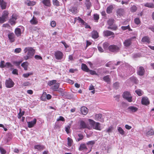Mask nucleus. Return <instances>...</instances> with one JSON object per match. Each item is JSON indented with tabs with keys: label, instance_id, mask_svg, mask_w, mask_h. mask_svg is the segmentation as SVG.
I'll use <instances>...</instances> for the list:
<instances>
[{
	"label": "nucleus",
	"instance_id": "37",
	"mask_svg": "<svg viewBox=\"0 0 154 154\" xmlns=\"http://www.w3.org/2000/svg\"><path fill=\"white\" fill-rule=\"evenodd\" d=\"M76 19L79 21L80 23H81V24H82V25L84 26V25H85V24L86 23L80 17H78L77 18H75V19Z\"/></svg>",
	"mask_w": 154,
	"mask_h": 154
},
{
	"label": "nucleus",
	"instance_id": "60",
	"mask_svg": "<svg viewBox=\"0 0 154 154\" xmlns=\"http://www.w3.org/2000/svg\"><path fill=\"white\" fill-rule=\"evenodd\" d=\"M108 29H112L114 30H116L117 29V27L116 26H114L113 27H108Z\"/></svg>",
	"mask_w": 154,
	"mask_h": 154
},
{
	"label": "nucleus",
	"instance_id": "6",
	"mask_svg": "<svg viewBox=\"0 0 154 154\" xmlns=\"http://www.w3.org/2000/svg\"><path fill=\"white\" fill-rule=\"evenodd\" d=\"M5 85L7 88H11L13 87L14 83L11 79H9L6 80Z\"/></svg>",
	"mask_w": 154,
	"mask_h": 154
},
{
	"label": "nucleus",
	"instance_id": "7",
	"mask_svg": "<svg viewBox=\"0 0 154 154\" xmlns=\"http://www.w3.org/2000/svg\"><path fill=\"white\" fill-rule=\"evenodd\" d=\"M55 58L57 60H61L63 56V54L60 51H57L54 53Z\"/></svg>",
	"mask_w": 154,
	"mask_h": 154
},
{
	"label": "nucleus",
	"instance_id": "50",
	"mask_svg": "<svg viewBox=\"0 0 154 154\" xmlns=\"http://www.w3.org/2000/svg\"><path fill=\"white\" fill-rule=\"evenodd\" d=\"M53 4L57 6H59L60 5L59 2L57 0H53Z\"/></svg>",
	"mask_w": 154,
	"mask_h": 154
},
{
	"label": "nucleus",
	"instance_id": "34",
	"mask_svg": "<svg viewBox=\"0 0 154 154\" xmlns=\"http://www.w3.org/2000/svg\"><path fill=\"white\" fill-rule=\"evenodd\" d=\"M60 85V84L59 83H55L54 86H52V88L55 91H57Z\"/></svg>",
	"mask_w": 154,
	"mask_h": 154
},
{
	"label": "nucleus",
	"instance_id": "20",
	"mask_svg": "<svg viewBox=\"0 0 154 154\" xmlns=\"http://www.w3.org/2000/svg\"><path fill=\"white\" fill-rule=\"evenodd\" d=\"M42 2L46 6L50 7L51 5L50 0H42Z\"/></svg>",
	"mask_w": 154,
	"mask_h": 154
},
{
	"label": "nucleus",
	"instance_id": "22",
	"mask_svg": "<svg viewBox=\"0 0 154 154\" xmlns=\"http://www.w3.org/2000/svg\"><path fill=\"white\" fill-rule=\"evenodd\" d=\"M7 3L3 0H0V6L2 9H5Z\"/></svg>",
	"mask_w": 154,
	"mask_h": 154
},
{
	"label": "nucleus",
	"instance_id": "23",
	"mask_svg": "<svg viewBox=\"0 0 154 154\" xmlns=\"http://www.w3.org/2000/svg\"><path fill=\"white\" fill-rule=\"evenodd\" d=\"M141 41L145 43H149L150 42V39L148 37L145 36L142 38Z\"/></svg>",
	"mask_w": 154,
	"mask_h": 154
},
{
	"label": "nucleus",
	"instance_id": "45",
	"mask_svg": "<svg viewBox=\"0 0 154 154\" xmlns=\"http://www.w3.org/2000/svg\"><path fill=\"white\" fill-rule=\"evenodd\" d=\"M71 11L75 14L77 12V8L76 7H72L71 9Z\"/></svg>",
	"mask_w": 154,
	"mask_h": 154
},
{
	"label": "nucleus",
	"instance_id": "52",
	"mask_svg": "<svg viewBox=\"0 0 154 154\" xmlns=\"http://www.w3.org/2000/svg\"><path fill=\"white\" fill-rule=\"evenodd\" d=\"M137 10V8L134 5L132 6L131 8V11L133 12H135Z\"/></svg>",
	"mask_w": 154,
	"mask_h": 154
},
{
	"label": "nucleus",
	"instance_id": "24",
	"mask_svg": "<svg viewBox=\"0 0 154 154\" xmlns=\"http://www.w3.org/2000/svg\"><path fill=\"white\" fill-rule=\"evenodd\" d=\"M124 13V10L122 9H119L117 11V16H122Z\"/></svg>",
	"mask_w": 154,
	"mask_h": 154
},
{
	"label": "nucleus",
	"instance_id": "44",
	"mask_svg": "<svg viewBox=\"0 0 154 154\" xmlns=\"http://www.w3.org/2000/svg\"><path fill=\"white\" fill-rule=\"evenodd\" d=\"M21 109H20V112L18 114V118L19 119H20L21 118V116L24 115V112L23 111L22 112H21Z\"/></svg>",
	"mask_w": 154,
	"mask_h": 154
},
{
	"label": "nucleus",
	"instance_id": "8",
	"mask_svg": "<svg viewBox=\"0 0 154 154\" xmlns=\"http://www.w3.org/2000/svg\"><path fill=\"white\" fill-rule=\"evenodd\" d=\"M136 37L134 36L125 40L123 43L124 46L125 47H128L131 44V40L134 38H135Z\"/></svg>",
	"mask_w": 154,
	"mask_h": 154
},
{
	"label": "nucleus",
	"instance_id": "40",
	"mask_svg": "<svg viewBox=\"0 0 154 154\" xmlns=\"http://www.w3.org/2000/svg\"><path fill=\"white\" fill-rule=\"evenodd\" d=\"M68 145L69 146H71L72 143L73 141L72 139L69 137L67 138Z\"/></svg>",
	"mask_w": 154,
	"mask_h": 154
},
{
	"label": "nucleus",
	"instance_id": "28",
	"mask_svg": "<svg viewBox=\"0 0 154 154\" xmlns=\"http://www.w3.org/2000/svg\"><path fill=\"white\" fill-rule=\"evenodd\" d=\"M82 69L83 70L86 72H88L89 71V69L88 68L87 65L84 63L82 64Z\"/></svg>",
	"mask_w": 154,
	"mask_h": 154
},
{
	"label": "nucleus",
	"instance_id": "42",
	"mask_svg": "<svg viewBox=\"0 0 154 154\" xmlns=\"http://www.w3.org/2000/svg\"><path fill=\"white\" fill-rule=\"evenodd\" d=\"M114 21V20L113 19L111 18L108 20L107 23L109 26H111L113 24Z\"/></svg>",
	"mask_w": 154,
	"mask_h": 154
},
{
	"label": "nucleus",
	"instance_id": "36",
	"mask_svg": "<svg viewBox=\"0 0 154 154\" xmlns=\"http://www.w3.org/2000/svg\"><path fill=\"white\" fill-rule=\"evenodd\" d=\"M144 6L150 8H154V4L151 3H147L144 5Z\"/></svg>",
	"mask_w": 154,
	"mask_h": 154
},
{
	"label": "nucleus",
	"instance_id": "21",
	"mask_svg": "<svg viewBox=\"0 0 154 154\" xmlns=\"http://www.w3.org/2000/svg\"><path fill=\"white\" fill-rule=\"evenodd\" d=\"M114 6L111 5L109 6L106 8V12L108 14H110L112 13V11L114 8Z\"/></svg>",
	"mask_w": 154,
	"mask_h": 154
},
{
	"label": "nucleus",
	"instance_id": "13",
	"mask_svg": "<svg viewBox=\"0 0 154 154\" xmlns=\"http://www.w3.org/2000/svg\"><path fill=\"white\" fill-rule=\"evenodd\" d=\"M80 111L82 114L86 115L88 112V109L85 106H83L81 107Z\"/></svg>",
	"mask_w": 154,
	"mask_h": 154
},
{
	"label": "nucleus",
	"instance_id": "49",
	"mask_svg": "<svg viewBox=\"0 0 154 154\" xmlns=\"http://www.w3.org/2000/svg\"><path fill=\"white\" fill-rule=\"evenodd\" d=\"M137 94L139 96H141L143 94V92L140 89H138L135 91Z\"/></svg>",
	"mask_w": 154,
	"mask_h": 154
},
{
	"label": "nucleus",
	"instance_id": "39",
	"mask_svg": "<svg viewBox=\"0 0 154 154\" xmlns=\"http://www.w3.org/2000/svg\"><path fill=\"white\" fill-rule=\"evenodd\" d=\"M28 63L27 62H25L22 63L21 66L24 68L25 70H27Z\"/></svg>",
	"mask_w": 154,
	"mask_h": 154
},
{
	"label": "nucleus",
	"instance_id": "35",
	"mask_svg": "<svg viewBox=\"0 0 154 154\" xmlns=\"http://www.w3.org/2000/svg\"><path fill=\"white\" fill-rule=\"evenodd\" d=\"M109 44L108 42H105L103 44V47L105 50H107L109 49Z\"/></svg>",
	"mask_w": 154,
	"mask_h": 154
},
{
	"label": "nucleus",
	"instance_id": "51",
	"mask_svg": "<svg viewBox=\"0 0 154 154\" xmlns=\"http://www.w3.org/2000/svg\"><path fill=\"white\" fill-rule=\"evenodd\" d=\"M15 21V20H14V19H13L11 18L9 20V22L11 24V25H14L16 23Z\"/></svg>",
	"mask_w": 154,
	"mask_h": 154
},
{
	"label": "nucleus",
	"instance_id": "58",
	"mask_svg": "<svg viewBox=\"0 0 154 154\" xmlns=\"http://www.w3.org/2000/svg\"><path fill=\"white\" fill-rule=\"evenodd\" d=\"M51 26L53 27H54L56 26V23L54 21H52L51 23Z\"/></svg>",
	"mask_w": 154,
	"mask_h": 154
},
{
	"label": "nucleus",
	"instance_id": "27",
	"mask_svg": "<svg viewBox=\"0 0 154 154\" xmlns=\"http://www.w3.org/2000/svg\"><path fill=\"white\" fill-rule=\"evenodd\" d=\"M14 32L16 35L17 37L20 36L21 34V30L19 28H16Z\"/></svg>",
	"mask_w": 154,
	"mask_h": 154
},
{
	"label": "nucleus",
	"instance_id": "38",
	"mask_svg": "<svg viewBox=\"0 0 154 154\" xmlns=\"http://www.w3.org/2000/svg\"><path fill=\"white\" fill-rule=\"evenodd\" d=\"M154 134V132L153 130L152 129H151L148 131V132L146 133V135L147 136H149L152 135H153Z\"/></svg>",
	"mask_w": 154,
	"mask_h": 154
},
{
	"label": "nucleus",
	"instance_id": "32",
	"mask_svg": "<svg viewBox=\"0 0 154 154\" xmlns=\"http://www.w3.org/2000/svg\"><path fill=\"white\" fill-rule=\"evenodd\" d=\"M117 130L119 134L122 135H124L125 134V132L122 128L120 127L117 126Z\"/></svg>",
	"mask_w": 154,
	"mask_h": 154
},
{
	"label": "nucleus",
	"instance_id": "43",
	"mask_svg": "<svg viewBox=\"0 0 154 154\" xmlns=\"http://www.w3.org/2000/svg\"><path fill=\"white\" fill-rule=\"evenodd\" d=\"M78 136L79 138L76 140L77 141H79L80 140H82L84 138L83 135L82 134H79Z\"/></svg>",
	"mask_w": 154,
	"mask_h": 154
},
{
	"label": "nucleus",
	"instance_id": "31",
	"mask_svg": "<svg viewBox=\"0 0 154 154\" xmlns=\"http://www.w3.org/2000/svg\"><path fill=\"white\" fill-rule=\"evenodd\" d=\"M25 3L28 6H33L36 4L35 2L29 0L26 1Z\"/></svg>",
	"mask_w": 154,
	"mask_h": 154
},
{
	"label": "nucleus",
	"instance_id": "54",
	"mask_svg": "<svg viewBox=\"0 0 154 154\" xmlns=\"http://www.w3.org/2000/svg\"><path fill=\"white\" fill-rule=\"evenodd\" d=\"M5 67L7 68H12V65L10 63L7 62L5 64Z\"/></svg>",
	"mask_w": 154,
	"mask_h": 154
},
{
	"label": "nucleus",
	"instance_id": "11",
	"mask_svg": "<svg viewBox=\"0 0 154 154\" xmlns=\"http://www.w3.org/2000/svg\"><path fill=\"white\" fill-rule=\"evenodd\" d=\"M114 35V33L109 30H105L103 32V35L105 36H113Z\"/></svg>",
	"mask_w": 154,
	"mask_h": 154
},
{
	"label": "nucleus",
	"instance_id": "2",
	"mask_svg": "<svg viewBox=\"0 0 154 154\" xmlns=\"http://www.w3.org/2000/svg\"><path fill=\"white\" fill-rule=\"evenodd\" d=\"M88 121L91 127L94 129L99 131L101 130V126L100 123L96 122L93 120L90 119H89Z\"/></svg>",
	"mask_w": 154,
	"mask_h": 154
},
{
	"label": "nucleus",
	"instance_id": "64",
	"mask_svg": "<svg viewBox=\"0 0 154 154\" xmlns=\"http://www.w3.org/2000/svg\"><path fill=\"white\" fill-rule=\"evenodd\" d=\"M97 48L99 51L100 52H103V50L102 48V47L100 46V45H99L97 46Z\"/></svg>",
	"mask_w": 154,
	"mask_h": 154
},
{
	"label": "nucleus",
	"instance_id": "53",
	"mask_svg": "<svg viewBox=\"0 0 154 154\" xmlns=\"http://www.w3.org/2000/svg\"><path fill=\"white\" fill-rule=\"evenodd\" d=\"M32 72H29L28 73H24L23 74V76L25 78H27L30 75H32Z\"/></svg>",
	"mask_w": 154,
	"mask_h": 154
},
{
	"label": "nucleus",
	"instance_id": "55",
	"mask_svg": "<svg viewBox=\"0 0 154 154\" xmlns=\"http://www.w3.org/2000/svg\"><path fill=\"white\" fill-rule=\"evenodd\" d=\"M0 151L2 154H5L6 153V150L1 147H0Z\"/></svg>",
	"mask_w": 154,
	"mask_h": 154
},
{
	"label": "nucleus",
	"instance_id": "29",
	"mask_svg": "<svg viewBox=\"0 0 154 154\" xmlns=\"http://www.w3.org/2000/svg\"><path fill=\"white\" fill-rule=\"evenodd\" d=\"M85 4L87 9H89L91 6V4L90 0H86Z\"/></svg>",
	"mask_w": 154,
	"mask_h": 154
},
{
	"label": "nucleus",
	"instance_id": "48",
	"mask_svg": "<svg viewBox=\"0 0 154 154\" xmlns=\"http://www.w3.org/2000/svg\"><path fill=\"white\" fill-rule=\"evenodd\" d=\"M135 23L137 25L139 24L140 23V21L139 18L137 17L135 18L134 20Z\"/></svg>",
	"mask_w": 154,
	"mask_h": 154
},
{
	"label": "nucleus",
	"instance_id": "46",
	"mask_svg": "<svg viewBox=\"0 0 154 154\" xmlns=\"http://www.w3.org/2000/svg\"><path fill=\"white\" fill-rule=\"evenodd\" d=\"M56 80H53L52 81H49L48 83V85L49 86H51L53 84H54L56 82Z\"/></svg>",
	"mask_w": 154,
	"mask_h": 154
},
{
	"label": "nucleus",
	"instance_id": "59",
	"mask_svg": "<svg viewBox=\"0 0 154 154\" xmlns=\"http://www.w3.org/2000/svg\"><path fill=\"white\" fill-rule=\"evenodd\" d=\"M30 85V83L28 82H25L23 83L22 85L23 86H27Z\"/></svg>",
	"mask_w": 154,
	"mask_h": 154
},
{
	"label": "nucleus",
	"instance_id": "12",
	"mask_svg": "<svg viewBox=\"0 0 154 154\" xmlns=\"http://www.w3.org/2000/svg\"><path fill=\"white\" fill-rule=\"evenodd\" d=\"M128 111L131 113L136 112L138 110V108L133 106H129L127 109Z\"/></svg>",
	"mask_w": 154,
	"mask_h": 154
},
{
	"label": "nucleus",
	"instance_id": "61",
	"mask_svg": "<svg viewBox=\"0 0 154 154\" xmlns=\"http://www.w3.org/2000/svg\"><path fill=\"white\" fill-rule=\"evenodd\" d=\"M64 121L65 119L62 116H60L59 118L57 119V121Z\"/></svg>",
	"mask_w": 154,
	"mask_h": 154
},
{
	"label": "nucleus",
	"instance_id": "62",
	"mask_svg": "<svg viewBox=\"0 0 154 154\" xmlns=\"http://www.w3.org/2000/svg\"><path fill=\"white\" fill-rule=\"evenodd\" d=\"M94 19L96 20H98L99 18V15L97 14H95L94 15Z\"/></svg>",
	"mask_w": 154,
	"mask_h": 154
},
{
	"label": "nucleus",
	"instance_id": "17",
	"mask_svg": "<svg viewBox=\"0 0 154 154\" xmlns=\"http://www.w3.org/2000/svg\"><path fill=\"white\" fill-rule=\"evenodd\" d=\"M95 141L93 140L89 141L86 144L88 145L89 147H90V150L88 152H89L91 151L92 147L95 143Z\"/></svg>",
	"mask_w": 154,
	"mask_h": 154
},
{
	"label": "nucleus",
	"instance_id": "57",
	"mask_svg": "<svg viewBox=\"0 0 154 154\" xmlns=\"http://www.w3.org/2000/svg\"><path fill=\"white\" fill-rule=\"evenodd\" d=\"M5 62L4 61H2L0 64V67L1 68H3L5 67Z\"/></svg>",
	"mask_w": 154,
	"mask_h": 154
},
{
	"label": "nucleus",
	"instance_id": "9",
	"mask_svg": "<svg viewBox=\"0 0 154 154\" xmlns=\"http://www.w3.org/2000/svg\"><path fill=\"white\" fill-rule=\"evenodd\" d=\"M36 119H34L32 121L27 122L28 127L29 128H31L33 127L36 124Z\"/></svg>",
	"mask_w": 154,
	"mask_h": 154
},
{
	"label": "nucleus",
	"instance_id": "30",
	"mask_svg": "<svg viewBox=\"0 0 154 154\" xmlns=\"http://www.w3.org/2000/svg\"><path fill=\"white\" fill-rule=\"evenodd\" d=\"M103 79L104 81L108 83L110 82L111 80V79L109 77V75H107L104 76L103 78Z\"/></svg>",
	"mask_w": 154,
	"mask_h": 154
},
{
	"label": "nucleus",
	"instance_id": "1",
	"mask_svg": "<svg viewBox=\"0 0 154 154\" xmlns=\"http://www.w3.org/2000/svg\"><path fill=\"white\" fill-rule=\"evenodd\" d=\"M25 54L24 57V59L26 60L31 58L34 55L35 53V50L31 47H26L24 50Z\"/></svg>",
	"mask_w": 154,
	"mask_h": 154
},
{
	"label": "nucleus",
	"instance_id": "19",
	"mask_svg": "<svg viewBox=\"0 0 154 154\" xmlns=\"http://www.w3.org/2000/svg\"><path fill=\"white\" fill-rule=\"evenodd\" d=\"M34 148L38 150L42 151L45 149V146L41 145H37L35 146Z\"/></svg>",
	"mask_w": 154,
	"mask_h": 154
},
{
	"label": "nucleus",
	"instance_id": "4",
	"mask_svg": "<svg viewBox=\"0 0 154 154\" xmlns=\"http://www.w3.org/2000/svg\"><path fill=\"white\" fill-rule=\"evenodd\" d=\"M123 97L129 102H131L132 101V97L131 94L128 92H125L123 94Z\"/></svg>",
	"mask_w": 154,
	"mask_h": 154
},
{
	"label": "nucleus",
	"instance_id": "33",
	"mask_svg": "<svg viewBox=\"0 0 154 154\" xmlns=\"http://www.w3.org/2000/svg\"><path fill=\"white\" fill-rule=\"evenodd\" d=\"M92 36L94 38H97L98 37V33L97 31H94L91 33Z\"/></svg>",
	"mask_w": 154,
	"mask_h": 154
},
{
	"label": "nucleus",
	"instance_id": "16",
	"mask_svg": "<svg viewBox=\"0 0 154 154\" xmlns=\"http://www.w3.org/2000/svg\"><path fill=\"white\" fill-rule=\"evenodd\" d=\"M9 14L8 11L5 10L2 13V17L6 21L8 18Z\"/></svg>",
	"mask_w": 154,
	"mask_h": 154
},
{
	"label": "nucleus",
	"instance_id": "41",
	"mask_svg": "<svg viewBox=\"0 0 154 154\" xmlns=\"http://www.w3.org/2000/svg\"><path fill=\"white\" fill-rule=\"evenodd\" d=\"M141 56V54L140 53L134 54L133 55L132 57L133 58H136L140 57Z\"/></svg>",
	"mask_w": 154,
	"mask_h": 154
},
{
	"label": "nucleus",
	"instance_id": "15",
	"mask_svg": "<svg viewBox=\"0 0 154 154\" xmlns=\"http://www.w3.org/2000/svg\"><path fill=\"white\" fill-rule=\"evenodd\" d=\"M95 119L96 120L99 121L101 122H103V119L102 118V115L101 114H97L95 116Z\"/></svg>",
	"mask_w": 154,
	"mask_h": 154
},
{
	"label": "nucleus",
	"instance_id": "63",
	"mask_svg": "<svg viewBox=\"0 0 154 154\" xmlns=\"http://www.w3.org/2000/svg\"><path fill=\"white\" fill-rule=\"evenodd\" d=\"M21 51V49L20 48H16L14 50V52L16 53H20Z\"/></svg>",
	"mask_w": 154,
	"mask_h": 154
},
{
	"label": "nucleus",
	"instance_id": "25",
	"mask_svg": "<svg viewBox=\"0 0 154 154\" xmlns=\"http://www.w3.org/2000/svg\"><path fill=\"white\" fill-rule=\"evenodd\" d=\"M87 148L85 143H82L80 144L79 149V151H82L83 150H86Z\"/></svg>",
	"mask_w": 154,
	"mask_h": 154
},
{
	"label": "nucleus",
	"instance_id": "10",
	"mask_svg": "<svg viewBox=\"0 0 154 154\" xmlns=\"http://www.w3.org/2000/svg\"><path fill=\"white\" fill-rule=\"evenodd\" d=\"M8 36L11 42H13L15 41V36L13 32L9 33L8 35Z\"/></svg>",
	"mask_w": 154,
	"mask_h": 154
},
{
	"label": "nucleus",
	"instance_id": "3",
	"mask_svg": "<svg viewBox=\"0 0 154 154\" xmlns=\"http://www.w3.org/2000/svg\"><path fill=\"white\" fill-rule=\"evenodd\" d=\"M79 128L81 129L88 128L91 129V128L89 126L88 124L86 123L83 120H80L79 122Z\"/></svg>",
	"mask_w": 154,
	"mask_h": 154
},
{
	"label": "nucleus",
	"instance_id": "5",
	"mask_svg": "<svg viewBox=\"0 0 154 154\" xmlns=\"http://www.w3.org/2000/svg\"><path fill=\"white\" fill-rule=\"evenodd\" d=\"M109 50L112 52H117L120 49V47L114 45H110L109 47Z\"/></svg>",
	"mask_w": 154,
	"mask_h": 154
},
{
	"label": "nucleus",
	"instance_id": "14",
	"mask_svg": "<svg viewBox=\"0 0 154 154\" xmlns=\"http://www.w3.org/2000/svg\"><path fill=\"white\" fill-rule=\"evenodd\" d=\"M141 103L143 104L146 105L149 104V101L147 97H144L142 99Z\"/></svg>",
	"mask_w": 154,
	"mask_h": 154
},
{
	"label": "nucleus",
	"instance_id": "56",
	"mask_svg": "<svg viewBox=\"0 0 154 154\" xmlns=\"http://www.w3.org/2000/svg\"><path fill=\"white\" fill-rule=\"evenodd\" d=\"M113 129V128L112 127L110 126L106 130V132L107 133H110L112 131Z\"/></svg>",
	"mask_w": 154,
	"mask_h": 154
},
{
	"label": "nucleus",
	"instance_id": "47",
	"mask_svg": "<svg viewBox=\"0 0 154 154\" xmlns=\"http://www.w3.org/2000/svg\"><path fill=\"white\" fill-rule=\"evenodd\" d=\"M122 29L123 30H125L128 29L129 31H131V29L130 28L129 25L127 26H122L121 27Z\"/></svg>",
	"mask_w": 154,
	"mask_h": 154
},
{
	"label": "nucleus",
	"instance_id": "18",
	"mask_svg": "<svg viewBox=\"0 0 154 154\" xmlns=\"http://www.w3.org/2000/svg\"><path fill=\"white\" fill-rule=\"evenodd\" d=\"M144 73V70L143 67L140 66L138 69L137 73L140 75H143Z\"/></svg>",
	"mask_w": 154,
	"mask_h": 154
},
{
	"label": "nucleus",
	"instance_id": "26",
	"mask_svg": "<svg viewBox=\"0 0 154 154\" xmlns=\"http://www.w3.org/2000/svg\"><path fill=\"white\" fill-rule=\"evenodd\" d=\"M30 22L32 24L36 25L38 23V21L36 17H33L32 19L30 21Z\"/></svg>",
	"mask_w": 154,
	"mask_h": 154
}]
</instances>
